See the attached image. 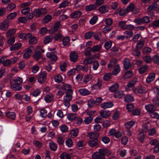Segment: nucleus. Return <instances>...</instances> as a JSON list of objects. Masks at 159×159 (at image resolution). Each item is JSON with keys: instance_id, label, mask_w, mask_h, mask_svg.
<instances>
[{"instance_id": "obj_1", "label": "nucleus", "mask_w": 159, "mask_h": 159, "mask_svg": "<svg viewBox=\"0 0 159 159\" xmlns=\"http://www.w3.org/2000/svg\"><path fill=\"white\" fill-rule=\"evenodd\" d=\"M110 154L109 150L105 148H100L98 151L94 152L92 157L93 159H105V155L108 156Z\"/></svg>"}, {"instance_id": "obj_2", "label": "nucleus", "mask_w": 159, "mask_h": 159, "mask_svg": "<svg viewBox=\"0 0 159 159\" xmlns=\"http://www.w3.org/2000/svg\"><path fill=\"white\" fill-rule=\"evenodd\" d=\"M133 93L136 95L139 94H142L148 93V96L149 94L148 92V90L146 88L142 85L137 86L136 88L133 89Z\"/></svg>"}, {"instance_id": "obj_3", "label": "nucleus", "mask_w": 159, "mask_h": 159, "mask_svg": "<svg viewBox=\"0 0 159 159\" xmlns=\"http://www.w3.org/2000/svg\"><path fill=\"white\" fill-rule=\"evenodd\" d=\"M73 92L72 93H66V95L64 97V103L62 104L61 106L65 105L67 107H69L70 102L72 100Z\"/></svg>"}, {"instance_id": "obj_4", "label": "nucleus", "mask_w": 159, "mask_h": 159, "mask_svg": "<svg viewBox=\"0 0 159 159\" xmlns=\"http://www.w3.org/2000/svg\"><path fill=\"white\" fill-rule=\"evenodd\" d=\"M34 48L33 46H30L26 49L24 51L23 58L27 59L29 58L32 55Z\"/></svg>"}, {"instance_id": "obj_5", "label": "nucleus", "mask_w": 159, "mask_h": 159, "mask_svg": "<svg viewBox=\"0 0 159 159\" xmlns=\"http://www.w3.org/2000/svg\"><path fill=\"white\" fill-rule=\"evenodd\" d=\"M47 73L46 71L41 72L39 74L38 78V82L41 84H43L46 81Z\"/></svg>"}, {"instance_id": "obj_6", "label": "nucleus", "mask_w": 159, "mask_h": 159, "mask_svg": "<svg viewBox=\"0 0 159 159\" xmlns=\"http://www.w3.org/2000/svg\"><path fill=\"white\" fill-rule=\"evenodd\" d=\"M47 12L45 8L37 9L34 10V14L36 17H39L42 15H44Z\"/></svg>"}, {"instance_id": "obj_7", "label": "nucleus", "mask_w": 159, "mask_h": 159, "mask_svg": "<svg viewBox=\"0 0 159 159\" xmlns=\"http://www.w3.org/2000/svg\"><path fill=\"white\" fill-rule=\"evenodd\" d=\"M62 84L61 87L62 90L66 91V93H70L73 92L72 87L70 84H65L64 83H62Z\"/></svg>"}, {"instance_id": "obj_8", "label": "nucleus", "mask_w": 159, "mask_h": 159, "mask_svg": "<svg viewBox=\"0 0 159 159\" xmlns=\"http://www.w3.org/2000/svg\"><path fill=\"white\" fill-rule=\"evenodd\" d=\"M69 58L71 62H76L78 58V55L77 52L75 51H72L70 53Z\"/></svg>"}, {"instance_id": "obj_9", "label": "nucleus", "mask_w": 159, "mask_h": 159, "mask_svg": "<svg viewBox=\"0 0 159 159\" xmlns=\"http://www.w3.org/2000/svg\"><path fill=\"white\" fill-rule=\"evenodd\" d=\"M6 57H2L0 59V63L6 66H11V61L10 59H7Z\"/></svg>"}, {"instance_id": "obj_10", "label": "nucleus", "mask_w": 159, "mask_h": 159, "mask_svg": "<svg viewBox=\"0 0 159 159\" xmlns=\"http://www.w3.org/2000/svg\"><path fill=\"white\" fill-rule=\"evenodd\" d=\"M9 21L5 20L0 24V30L3 31L6 30L9 26Z\"/></svg>"}, {"instance_id": "obj_11", "label": "nucleus", "mask_w": 159, "mask_h": 159, "mask_svg": "<svg viewBox=\"0 0 159 159\" xmlns=\"http://www.w3.org/2000/svg\"><path fill=\"white\" fill-rule=\"evenodd\" d=\"M99 141L97 139H95L89 141L88 142V145L91 147L97 146L99 145Z\"/></svg>"}, {"instance_id": "obj_12", "label": "nucleus", "mask_w": 159, "mask_h": 159, "mask_svg": "<svg viewBox=\"0 0 159 159\" xmlns=\"http://www.w3.org/2000/svg\"><path fill=\"white\" fill-rule=\"evenodd\" d=\"M10 86L11 89L15 91L20 90L22 89L21 85L18 83H11Z\"/></svg>"}, {"instance_id": "obj_13", "label": "nucleus", "mask_w": 159, "mask_h": 159, "mask_svg": "<svg viewBox=\"0 0 159 159\" xmlns=\"http://www.w3.org/2000/svg\"><path fill=\"white\" fill-rule=\"evenodd\" d=\"M145 108L147 112L150 113L157 110L156 107L152 104L145 105Z\"/></svg>"}, {"instance_id": "obj_14", "label": "nucleus", "mask_w": 159, "mask_h": 159, "mask_svg": "<svg viewBox=\"0 0 159 159\" xmlns=\"http://www.w3.org/2000/svg\"><path fill=\"white\" fill-rule=\"evenodd\" d=\"M101 117L104 118H107L111 115V113L109 111L102 110L99 112Z\"/></svg>"}, {"instance_id": "obj_15", "label": "nucleus", "mask_w": 159, "mask_h": 159, "mask_svg": "<svg viewBox=\"0 0 159 159\" xmlns=\"http://www.w3.org/2000/svg\"><path fill=\"white\" fill-rule=\"evenodd\" d=\"M114 106V104L112 102H107L102 103L101 107L103 109H106L112 107Z\"/></svg>"}, {"instance_id": "obj_16", "label": "nucleus", "mask_w": 159, "mask_h": 159, "mask_svg": "<svg viewBox=\"0 0 159 159\" xmlns=\"http://www.w3.org/2000/svg\"><path fill=\"white\" fill-rule=\"evenodd\" d=\"M98 10L100 13H104L108 11V7L107 5H102L99 7Z\"/></svg>"}, {"instance_id": "obj_17", "label": "nucleus", "mask_w": 159, "mask_h": 159, "mask_svg": "<svg viewBox=\"0 0 159 159\" xmlns=\"http://www.w3.org/2000/svg\"><path fill=\"white\" fill-rule=\"evenodd\" d=\"M155 78V74L154 73L149 74L146 79V82L147 83H150L151 81L154 80Z\"/></svg>"}, {"instance_id": "obj_18", "label": "nucleus", "mask_w": 159, "mask_h": 159, "mask_svg": "<svg viewBox=\"0 0 159 159\" xmlns=\"http://www.w3.org/2000/svg\"><path fill=\"white\" fill-rule=\"evenodd\" d=\"M87 136L90 139H97L99 136V134L98 133L93 132H89L87 134Z\"/></svg>"}, {"instance_id": "obj_19", "label": "nucleus", "mask_w": 159, "mask_h": 159, "mask_svg": "<svg viewBox=\"0 0 159 159\" xmlns=\"http://www.w3.org/2000/svg\"><path fill=\"white\" fill-rule=\"evenodd\" d=\"M124 100L126 102H131L134 101L133 96L130 94L126 95L124 98Z\"/></svg>"}, {"instance_id": "obj_20", "label": "nucleus", "mask_w": 159, "mask_h": 159, "mask_svg": "<svg viewBox=\"0 0 159 159\" xmlns=\"http://www.w3.org/2000/svg\"><path fill=\"white\" fill-rule=\"evenodd\" d=\"M78 91L81 95L83 96L89 95L90 93V92L88 90L84 88L80 89Z\"/></svg>"}, {"instance_id": "obj_21", "label": "nucleus", "mask_w": 159, "mask_h": 159, "mask_svg": "<svg viewBox=\"0 0 159 159\" xmlns=\"http://www.w3.org/2000/svg\"><path fill=\"white\" fill-rule=\"evenodd\" d=\"M29 39V43L30 44H35L37 41V39L35 36H33L31 34L29 37H28Z\"/></svg>"}, {"instance_id": "obj_22", "label": "nucleus", "mask_w": 159, "mask_h": 159, "mask_svg": "<svg viewBox=\"0 0 159 159\" xmlns=\"http://www.w3.org/2000/svg\"><path fill=\"white\" fill-rule=\"evenodd\" d=\"M46 55L47 57H49L50 59L53 61H55L57 59V57L53 52H48Z\"/></svg>"}, {"instance_id": "obj_23", "label": "nucleus", "mask_w": 159, "mask_h": 159, "mask_svg": "<svg viewBox=\"0 0 159 159\" xmlns=\"http://www.w3.org/2000/svg\"><path fill=\"white\" fill-rule=\"evenodd\" d=\"M5 115L8 118L12 120H14L15 119L16 114L14 112L8 111L6 112Z\"/></svg>"}, {"instance_id": "obj_24", "label": "nucleus", "mask_w": 159, "mask_h": 159, "mask_svg": "<svg viewBox=\"0 0 159 159\" xmlns=\"http://www.w3.org/2000/svg\"><path fill=\"white\" fill-rule=\"evenodd\" d=\"M119 85L118 84L116 83L114 84L109 88V90L111 92L116 91L119 88Z\"/></svg>"}, {"instance_id": "obj_25", "label": "nucleus", "mask_w": 159, "mask_h": 159, "mask_svg": "<svg viewBox=\"0 0 159 159\" xmlns=\"http://www.w3.org/2000/svg\"><path fill=\"white\" fill-rule=\"evenodd\" d=\"M81 15V12L80 11H77L71 13L70 16L71 18L75 19L80 17Z\"/></svg>"}, {"instance_id": "obj_26", "label": "nucleus", "mask_w": 159, "mask_h": 159, "mask_svg": "<svg viewBox=\"0 0 159 159\" xmlns=\"http://www.w3.org/2000/svg\"><path fill=\"white\" fill-rule=\"evenodd\" d=\"M22 44L20 43H16L10 47L11 51H14L18 49L21 46Z\"/></svg>"}, {"instance_id": "obj_27", "label": "nucleus", "mask_w": 159, "mask_h": 159, "mask_svg": "<svg viewBox=\"0 0 159 159\" xmlns=\"http://www.w3.org/2000/svg\"><path fill=\"white\" fill-rule=\"evenodd\" d=\"M120 69L119 65H116L114 66L112 71V74L114 75H116L120 71Z\"/></svg>"}, {"instance_id": "obj_28", "label": "nucleus", "mask_w": 159, "mask_h": 159, "mask_svg": "<svg viewBox=\"0 0 159 159\" xmlns=\"http://www.w3.org/2000/svg\"><path fill=\"white\" fill-rule=\"evenodd\" d=\"M53 99V95L52 94L47 95L44 98L45 102L47 103L51 102Z\"/></svg>"}, {"instance_id": "obj_29", "label": "nucleus", "mask_w": 159, "mask_h": 159, "mask_svg": "<svg viewBox=\"0 0 159 159\" xmlns=\"http://www.w3.org/2000/svg\"><path fill=\"white\" fill-rule=\"evenodd\" d=\"M125 95L124 91H119L115 93L114 96L115 98H121Z\"/></svg>"}, {"instance_id": "obj_30", "label": "nucleus", "mask_w": 159, "mask_h": 159, "mask_svg": "<svg viewBox=\"0 0 159 159\" xmlns=\"http://www.w3.org/2000/svg\"><path fill=\"white\" fill-rule=\"evenodd\" d=\"M145 139L144 133L143 132H140L138 134L137 136L138 140L140 142H143Z\"/></svg>"}, {"instance_id": "obj_31", "label": "nucleus", "mask_w": 159, "mask_h": 159, "mask_svg": "<svg viewBox=\"0 0 159 159\" xmlns=\"http://www.w3.org/2000/svg\"><path fill=\"white\" fill-rule=\"evenodd\" d=\"M52 16L50 15H47L44 17L42 20V22L43 24H46L49 22L51 20Z\"/></svg>"}, {"instance_id": "obj_32", "label": "nucleus", "mask_w": 159, "mask_h": 159, "mask_svg": "<svg viewBox=\"0 0 159 159\" xmlns=\"http://www.w3.org/2000/svg\"><path fill=\"white\" fill-rule=\"evenodd\" d=\"M30 36V34L28 33L26 34L25 33H21L18 35L19 37L21 39H27L28 37H29Z\"/></svg>"}, {"instance_id": "obj_33", "label": "nucleus", "mask_w": 159, "mask_h": 159, "mask_svg": "<svg viewBox=\"0 0 159 159\" xmlns=\"http://www.w3.org/2000/svg\"><path fill=\"white\" fill-rule=\"evenodd\" d=\"M133 75V72L131 70L127 71L122 76L123 79L125 80L130 78Z\"/></svg>"}, {"instance_id": "obj_34", "label": "nucleus", "mask_w": 159, "mask_h": 159, "mask_svg": "<svg viewBox=\"0 0 159 159\" xmlns=\"http://www.w3.org/2000/svg\"><path fill=\"white\" fill-rule=\"evenodd\" d=\"M93 77L92 75L90 74H88L84 78L83 81L84 83H87L92 80Z\"/></svg>"}, {"instance_id": "obj_35", "label": "nucleus", "mask_w": 159, "mask_h": 159, "mask_svg": "<svg viewBox=\"0 0 159 159\" xmlns=\"http://www.w3.org/2000/svg\"><path fill=\"white\" fill-rule=\"evenodd\" d=\"M124 66L125 69H128L130 66V64L129 59L126 58L124 61Z\"/></svg>"}, {"instance_id": "obj_36", "label": "nucleus", "mask_w": 159, "mask_h": 159, "mask_svg": "<svg viewBox=\"0 0 159 159\" xmlns=\"http://www.w3.org/2000/svg\"><path fill=\"white\" fill-rule=\"evenodd\" d=\"M17 13L16 12L11 13L7 15V19L9 21V20H12L13 19L17 16Z\"/></svg>"}, {"instance_id": "obj_37", "label": "nucleus", "mask_w": 159, "mask_h": 159, "mask_svg": "<svg viewBox=\"0 0 159 159\" xmlns=\"http://www.w3.org/2000/svg\"><path fill=\"white\" fill-rule=\"evenodd\" d=\"M148 68V65H144L143 66H142L139 68V72L141 74H143L147 70Z\"/></svg>"}, {"instance_id": "obj_38", "label": "nucleus", "mask_w": 159, "mask_h": 159, "mask_svg": "<svg viewBox=\"0 0 159 159\" xmlns=\"http://www.w3.org/2000/svg\"><path fill=\"white\" fill-rule=\"evenodd\" d=\"M77 115L76 114L70 113L68 114L67 118L68 120L72 121L76 119Z\"/></svg>"}, {"instance_id": "obj_39", "label": "nucleus", "mask_w": 159, "mask_h": 159, "mask_svg": "<svg viewBox=\"0 0 159 159\" xmlns=\"http://www.w3.org/2000/svg\"><path fill=\"white\" fill-rule=\"evenodd\" d=\"M49 147L50 149L53 151H55L57 148V145L52 141L50 142L49 143Z\"/></svg>"}, {"instance_id": "obj_40", "label": "nucleus", "mask_w": 159, "mask_h": 159, "mask_svg": "<svg viewBox=\"0 0 159 159\" xmlns=\"http://www.w3.org/2000/svg\"><path fill=\"white\" fill-rule=\"evenodd\" d=\"M33 58L38 61L42 58V55L40 51H36L33 55Z\"/></svg>"}, {"instance_id": "obj_41", "label": "nucleus", "mask_w": 159, "mask_h": 159, "mask_svg": "<svg viewBox=\"0 0 159 159\" xmlns=\"http://www.w3.org/2000/svg\"><path fill=\"white\" fill-rule=\"evenodd\" d=\"M135 123L134 121L131 120L126 123L125 124V125L126 128L129 129L133 126Z\"/></svg>"}, {"instance_id": "obj_42", "label": "nucleus", "mask_w": 159, "mask_h": 159, "mask_svg": "<svg viewBox=\"0 0 159 159\" xmlns=\"http://www.w3.org/2000/svg\"><path fill=\"white\" fill-rule=\"evenodd\" d=\"M66 145L68 148L72 147L73 145V143L72 139L70 138H68L65 141Z\"/></svg>"}, {"instance_id": "obj_43", "label": "nucleus", "mask_w": 159, "mask_h": 159, "mask_svg": "<svg viewBox=\"0 0 159 159\" xmlns=\"http://www.w3.org/2000/svg\"><path fill=\"white\" fill-rule=\"evenodd\" d=\"M94 33L93 31H89L86 33L84 35V38L86 39H89L93 36Z\"/></svg>"}, {"instance_id": "obj_44", "label": "nucleus", "mask_w": 159, "mask_h": 159, "mask_svg": "<svg viewBox=\"0 0 159 159\" xmlns=\"http://www.w3.org/2000/svg\"><path fill=\"white\" fill-rule=\"evenodd\" d=\"M60 158L61 159H71V156L70 154L64 152L60 155Z\"/></svg>"}, {"instance_id": "obj_45", "label": "nucleus", "mask_w": 159, "mask_h": 159, "mask_svg": "<svg viewBox=\"0 0 159 159\" xmlns=\"http://www.w3.org/2000/svg\"><path fill=\"white\" fill-rule=\"evenodd\" d=\"M67 66V63L66 61H64V62L60 64V70L63 72L66 71V68Z\"/></svg>"}, {"instance_id": "obj_46", "label": "nucleus", "mask_w": 159, "mask_h": 159, "mask_svg": "<svg viewBox=\"0 0 159 159\" xmlns=\"http://www.w3.org/2000/svg\"><path fill=\"white\" fill-rule=\"evenodd\" d=\"M124 34L127 39L130 38L133 35V33L131 31H126L124 32Z\"/></svg>"}, {"instance_id": "obj_47", "label": "nucleus", "mask_w": 159, "mask_h": 159, "mask_svg": "<svg viewBox=\"0 0 159 159\" xmlns=\"http://www.w3.org/2000/svg\"><path fill=\"white\" fill-rule=\"evenodd\" d=\"M145 43L144 40H139L137 44L136 47L139 49H141L144 46Z\"/></svg>"}, {"instance_id": "obj_48", "label": "nucleus", "mask_w": 159, "mask_h": 159, "mask_svg": "<svg viewBox=\"0 0 159 159\" xmlns=\"http://www.w3.org/2000/svg\"><path fill=\"white\" fill-rule=\"evenodd\" d=\"M96 5L95 4H90L87 6L85 7V9L88 11H90L94 10L96 8Z\"/></svg>"}, {"instance_id": "obj_49", "label": "nucleus", "mask_w": 159, "mask_h": 159, "mask_svg": "<svg viewBox=\"0 0 159 159\" xmlns=\"http://www.w3.org/2000/svg\"><path fill=\"white\" fill-rule=\"evenodd\" d=\"M53 39V37L52 35H50L47 36L44 39V44H47L51 41Z\"/></svg>"}, {"instance_id": "obj_50", "label": "nucleus", "mask_w": 159, "mask_h": 159, "mask_svg": "<svg viewBox=\"0 0 159 159\" xmlns=\"http://www.w3.org/2000/svg\"><path fill=\"white\" fill-rule=\"evenodd\" d=\"M79 133V130L78 129L72 130L70 132V134L71 137L74 138L77 136Z\"/></svg>"}, {"instance_id": "obj_51", "label": "nucleus", "mask_w": 159, "mask_h": 159, "mask_svg": "<svg viewBox=\"0 0 159 159\" xmlns=\"http://www.w3.org/2000/svg\"><path fill=\"white\" fill-rule=\"evenodd\" d=\"M70 39L68 37L64 38L62 40V44L64 46H68L69 45Z\"/></svg>"}, {"instance_id": "obj_52", "label": "nucleus", "mask_w": 159, "mask_h": 159, "mask_svg": "<svg viewBox=\"0 0 159 159\" xmlns=\"http://www.w3.org/2000/svg\"><path fill=\"white\" fill-rule=\"evenodd\" d=\"M153 104L156 106H159V97L156 96L152 100Z\"/></svg>"}, {"instance_id": "obj_53", "label": "nucleus", "mask_w": 159, "mask_h": 159, "mask_svg": "<svg viewBox=\"0 0 159 159\" xmlns=\"http://www.w3.org/2000/svg\"><path fill=\"white\" fill-rule=\"evenodd\" d=\"M143 60L146 63H150L152 61V58L150 56L146 55L143 57Z\"/></svg>"}, {"instance_id": "obj_54", "label": "nucleus", "mask_w": 159, "mask_h": 159, "mask_svg": "<svg viewBox=\"0 0 159 159\" xmlns=\"http://www.w3.org/2000/svg\"><path fill=\"white\" fill-rule=\"evenodd\" d=\"M157 6V2H155L153 3L151 5H149L147 8V10L148 11H150L155 8H156Z\"/></svg>"}, {"instance_id": "obj_55", "label": "nucleus", "mask_w": 159, "mask_h": 159, "mask_svg": "<svg viewBox=\"0 0 159 159\" xmlns=\"http://www.w3.org/2000/svg\"><path fill=\"white\" fill-rule=\"evenodd\" d=\"M139 49V48L136 47V48L132 51V54L136 56H139L140 55L141 53Z\"/></svg>"}, {"instance_id": "obj_56", "label": "nucleus", "mask_w": 159, "mask_h": 159, "mask_svg": "<svg viewBox=\"0 0 159 159\" xmlns=\"http://www.w3.org/2000/svg\"><path fill=\"white\" fill-rule=\"evenodd\" d=\"M102 48V47L100 45H95L91 48L92 52H98Z\"/></svg>"}, {"instance_id": "obj_57", "label": "nucleus", "mask_w": 159, "mask_h": 159, "mask_svg": "<svg viewBox=\"0 0 159 159\" xmlns=\"http://www.w3.org/2000/svg\"><path fill=\"white\" fill-rule=\"evenodd\" d=\"M151 49L148 47L144 48L142 50V52L144 54H148L151 52Z\"/></svg>"}, {"instance_id": "obj_58", "label": "nucleus", "mask_w": 159, "mask_h": 159, "mask_svg": "<svg viewBox=\"0 0 159 159\" xmlns=\"http://www.w3.org/2000/svg\"><path fill=\"white\" fill-rule=\"evenodd\" d=\"M111 74L110 73H108L104 75L103 79L105 81H108L111 78Z\"/></svg>"}, {"instance_id": "obj_59", "label": "nucleus", "mask_w": 159, "mask_h": 159, "mask_svg": "<svg viewBox=\"0 0 159 159\" xmlns=\"http://www.w3.org/2000/svg\"><path fill=\"white\" fill-rule=\"evenodd\" d=\"M117 61L116 59H112L110 62L108 64L107 66V67L110 68L116 65L117 63Z\"/></svg>"}, {"instance_id": "obj_60", "label": "nucleus", "mask_w": 159, "mask_h": 159, "mask_svg": "<svg viewBox=\"0 0 159 159\" xmlns=\"http://www.w3.org/2000/svg\"><path fill=\"white\" fill-rule=\"evenodd\" d=\"M112 43L111 41H108L106 42L104 44V47L106 50L109 49L111 47Z\"/></svg>"}, {"instance_id": "obj_61", "label": "nucleus", "mask_w": 159, "mask_h": 159, "mask_svg": "<svg viewBox=\"0 0 159 159\" xmlns=\"http://www.w3.org/2000/svg\"><path fill=\"white\" fill-rule=\"evenodd\" d=\"M150 26L153 28H157L159 27V20H156L154 21L153 23L150 24Z\"/></svg>"}, {"instance_id": "obj_62", "label": "nucleus", "mask_w": 159, "mask_h": 159, "mask_svg": "<svg viewBox=\"0 0 159 159\" xmlns=\"http://www.w3.org/2000/svg\"><path fill=\"white\" fill-rule=\"evenodd\" d=\"M150 117L153 118H155L157 119H159V114L158 113H157L155 111H153L150 113Z\"/></svg>"}, {"instance_id": "obj_63", "label": "nucleus", "mask_w": 159, "mask_h": 159, "mask_svg": "<svg viewBox=\"0 0 159 159\" xmlns=\"http://www.w3.org/2000/svg\"><path fill=\"white\" fill-rule=\"evenodd\" d=\"M111 27L109 26H105L102 30V32L104 34L111 31Z\"/></svg>"}, {"instance_id": "obj_64", "label": "nucleus", "mask_w": 159, "mask_h": 159, "mask_svg": "<svg viewBox=\"0 0 159 159\" xmlns=\"http://www.w3.org/2000/svg\"><path fill=\"white\" fill-rule=\"evenodd\" d=\"M16 32V30L14 29L9 30L6 33V35L7 37H10L13 35Z\"/></svg>"}]
</instances>
